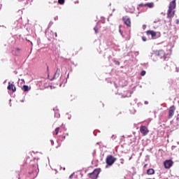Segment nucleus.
Here are the masks:
<instances>
[{
    "label": "nucleus",
    "instance_id": "obj_1",
    "mask_svg": "<svg viewBox=\"0 0 179 179\" xmlns=\"http://www.w3.org/2000/svg\"><path fill=\"white\" fill-rule=\"evenodd\" d=\"M177 0H173L169 6L168 11H167V17L168 19H172L174 17V15H176V8L177 6V3H176Z\"/></svg>",
    "mask_w": 179,
    "mask_h": 179
},
{
    "label": "nucleus",
    "instance_id": "obj_2",
    "mask_svg": "<svg viewBox=\"0 0 179 179\" xmlns=\"http://www.w3.org/2000/svg\"><path fill=\"white\" fill-rule=\"evenodd\" d=\"M106 164L108 166H113L117 162V158L113 155H108L106 159Z\"/></svg>",
    "mask_w": 179,
    "mask_h": 179
},
{
    "label": "nucleus",
    "instance_id": "obj_3",
    "mask_svg": "<svg viewBox=\"0 0 179 179\" xmlns=\"http://www.w3.org/2000/svg\"><path fill=\"white\" fill-rule=\"evenodd\" d=\"M173 164H174V162H173V160L171 159H166L164 162V166L165 169H171V167H173Z\"/></svg>",
    "mask_w": 179,
    "mask_h": 179
},
{
    "label": "nucleus",
    "instance_id": "obj_4",
    "mask_svg": "<svg viewBox=\"0 0 179 179\" xmlns=\"http://www.w3.org/2000/svg\"><path fill=\"white\" fill-rule=\"evenodd\" d=\"M122 20L126 26H127L128 27H131V18H129L128 15L122 17Z\"/></svg>",
    "mask_w": 179,
    "mask_h": 179
},
{
    "label": "nucleus",
    "instance_id": "obj_5",
    "mask_svg": "<svg viewBox=\"0 0 179 179\" xmlns=\"http://www.w3.org/2000/svg\"><path fill=\"white\" fill-rule=\"evenodd\" d=\"M176 108L174 105L171 106L169 108V118H173V115H174V113H176Z\"/></svg>",
    "mask_w": 179,
    "mask_h": 179
},
{
    "label": "nucleus",
    "instance_id": "obj_6",
    "mask_svg": "<svg viewBox=\"0 0 179 179\" xmlns=\"http://www.w3.org/2000/svg\"><path fill=\"white\" fill-rule=\"evenodd\" d=\"M140 131L142 135H143V136H146V135L149 134V129H148V127L146 126H141Z\"/></svg>",
    "mask_w": 179,
    "mask_h": 179
},
{
    "label": "nucleus",
    "instance_id": "obj_7",
    "mask_svg": "<svg viewBox=\"0 0 179 179\" xmlns=\"http://www.w3.org/2000/svg\"><path fill=\"white\" fill-rule=\"evenodd\" d=\"M99 174H100L99 169H95L92 173H90V178L92 179H96L99 177Z\"/></svg>",
    "mask_w": 179,
    "mask_h": 179
},
{
    "label": "nucleus",
    "instance_id": "obj_8",
    "mask_svg": "<svg viewBox=\"0 0 179 179\" xmlns=\"http://www.w3.org/2000/svg\"><path fill=\"white\" fill-rule=\"evenodd\" d=\"M155 54L158 57H160V58H166V53L164 52V50H163L156 51Z\"/></svg>",
    "mask_w": 179,
    "mask_h": 179
},
{
    "label": "nucleus",
    "instance_id": "obj_9",
    "mask_svg": "<svg viewBox=\"0 0 179 179\" xmlns=\"http://www.w3.org/2000/svg\"><path fill=\"white\" fill-rule=\"evenodd\" d=\"M59 75H61V69H59V68H57L56 72L55 73L53 78H52L51 80H54V79L59 78Z\"/></svg>",
    "mask_w": 179,
    "mask_h": 179
},
{
    "label": "nucleus",
    "instance_id": "obj_10",
    "mask_svg": "<svg viewBox=\"0 0 179 179\" xmlns=\"http://www.w3.org/2000/svg\"><path fill=\"white\" fill-rule=\"evenodd\" d=\"M7 88L8 90H12V92L13 93H15V92H16V87H15V85L10 84V83H8Z\"/></svg>",
    "mask_w": 179,
    "mask_h": 179
},
{
    "label": "nucleus",
    "instance_id": "obj_11",
    "mask_svg": "<svg viewBox=\"0 0 179 179\" xmlns=\"http://www.w3.org/2000/svg\"><path fill=\"white\" fill-rule=\"evenodd\" d=\"M146 34H148V36H149V34H150V36L152 37V38H155V37H156V36H157V34L156 33V31H152V30L147 31Z\"/></svg>",
    "mask_w": 179,
    "mask_h": 179
},
{
    "label": "nucleus",
    "instance_id": "obj_12",
    "mask_svg": "<svg viewBox=\"0 0 179 179\" xmlns=\"http://www.w3.org/2000/svg\"><path fill=\"white\" fill-rule=\"evenodd\" d=\"M53 110L55 111V117L56 118H59L60 115H59V112L58 111V110L57 109V108H53Z\"/></svg>",
    "mask_w": 179,
    "mask_h": 179
},
{
    "label": "nucleus",
    "instance_id": "obj_13",
    "mask_svg": "<svg viewBox=\"0 0 179 179\" xmlns=\"http://www.w3.org/2000/svg\"><path fill=\"white\" fill-rule=\"evenodd\" d=\"M147 174L148 176H153V174H155V169H149L148 171H147Z\"/></svg>",
    "mask_w": 179,
    "mask_h": 179
},
{
    "label": "nucleus",
    "instance_id": "obj_14",
    "mask_svg": "<svg viewBox=\"0 0 179 179\" xmlns=\"http://www.w3.org/2000/svg\"><path fill=\"white\" fill-rule=\"evenodd\" d=\"M144 6H148V8H153V6H155V4L153 3H147Z\"/></svg>",
    "mask_w": 179,
    "mask_h": 179
},
{
    "label": "nucleus",
    "instance_id": "obj_15",
    "mask_svg": "<svg viewBox=\"0 0 179 179\" xmlns=\"http://www.w3.org/2000/svg\"><path fill=\"white\" fill-rule=\"evenodd\" d=\"M22 89L24 90V92H29V86L27 85H23Z\"/></svg>",
    "mask_w": 179,
    "mask_h": 179
},
{
    "label": "nucleus",
    "instance_id": "obj_16",
    "mask_svg": "<svg viewBox=\"0 0 179 179\" xmlns=\"http://www.w3.org/2000/svg\"><path fill=\"white\" fill-rule=\"evenodd\" d=\"M58 3L64 5V3H65V0H58Z\"/></svg>",
    "mask_w": 179,
    "mask_h": 179
},
{
    "label": "nucleus",
    "instance_id": "obj_17",
    "mask_svg": "<svg viewBox=\"0 0 179 179\" xmlns=\"http://www.w3.org/2000/svg\"><path fill=\"white\" fill-rule=\"evenodd\" d=\"M55 135H58V133L59 132V127H57L55 130Z\"/></svg>",
    "mask_w": 179,
    "mask_h": 179
},
{
    "label": "nucleus",
    "instance_id": "obj_18",
    "mask_svg": "<svg viewBox=\"0 0 179 179\" xmlns=\"http://www.w3.org/2000/svg\"><path fill=\"white\" fill-rule=\"evenodd\" d=\"M146 75V71H142L141 73V76H145Z\"/></svg>",
    "mask_w": 179,
    "mask_h": 179
},
{
    "label": "nucleus",
    "instance_id": "obj_19",
    "mask_svg": "<svg viewBox=\"0 0 179 179\" xmlns=\"http://www.w3.org/2000/svg\"><path fill=\"white\" fill-rule=\"evenodd\" d=\"M94 31H95L96 34L99 33V27H95L94 28Z\"/></svg>",
    "mask_w": 179,
    "mask_h": 179
},
{
    "label": "nucleus",
    "instance_id": "obj_20",
    "mask_svg": "<svg viewBox=\"0 0 179 179\" xmlns=\"http://www.w3.org/2000/svg\"><path fill=\"white\" fill-rule=\"evenodd\" d=\"M142 40H143V41H147L148 39L146 38L145 36H143Z\"/></svg>",
    "mask_w": 179,
    "mask_h": 179
},
{
    "label": "nucleus",
    "instance_id": "obj_21",
    "mask_svg": "<svg viewBox=\"0 0 179 179\" xmlns=\"http://www.w3.org/2000/svg\"><path fill=\"white\" fill-rule=\"evenodd\" d=\"M60 138H62L61 141H65V136H62Z\"/></svg>",
    "mask_w": 179,
    "mask_h": 179
},
{
    "label": "nucleus",
    "instance_id": "obj_22",
    "mask_svg": "<svg viewBox=\"0 0 179 179\" xmlns=\"http://www.w3.org/2000/svg\"><path fill=\"white\" fill-rule=\"evenodd\" d=\"M50 142H51V145H54V141L51 140Z\"/></svg>",
    "mask_w": 179,
    "mask_h": 179
},
{
    "label": "nucleus",
    "instance_id": "obj_23",
    "mask_svg": "<svg viewBox=\"0 0 179 179\" xmlns=\"http://www.w3.org/2000/svg\"><path fill=\"white\" fill-rule=\"evenodd\" d=\"M69 178H73V174H71V175L69 176Z\"/></svg>",
    "mask_w": 179,
    "mask_h": 179
},
{
    "label": "nucleus",
    "instance_id": "obj_24",
    "mask_svg": "<svg viewBox=\"0 0 179 179\" xmlns=\"http://www.w3.org/2000/svg\"><path fill=\"white\" fill-rule=\"evenodd\" d=\"M148 167V164H145V165H144V169H146Z\"/></svg>",
    "mask_w": 179,
    "mask_h": 179
},
{
    "label": "nucleus",
    "instance_id": "obj_25",
    "mask_svg": "<svg viewBox=\"0 0 179 179\" xmlns=\"http://www.w3.org/2000/svg\"><path fill=\"white\" fill-rule=\"evenodd\" d=\"M139 6H145V4L141 3V4H139Z\"/></svg>",
    "mask_w": 179,
    "mask_h": 179
},
{
    "label": "nucleus",
    "instance_id": "obj_26",
    "mask_svg": "<svg viewBox=\"0 0 179 179\" xmlns=\"http://www.w3.org/2000/svg\"><path fill=\"white\" fill-rule=\"evenodd\" d=\"M178 71H179L178 68L176 67V72H178Z\"/></svg>",
    "mask_w": 179,
    "mask_h": 179
},
{
    "label": "nucleus",
    "instance_id": "obj_27",
    "mask_svg": "<svg viewBox=\"0 0 179 179\" xmlns=\"http://www.w3.org/2000/svg\"><path fill=\"white\" fill-rule=\"evenodd\" d=\"M75 3H79V1H76Z\"/></svg>",
    "mask_w": 179,
    "mask_h": 179
},
{
    "label": "nucleus",
    "instance_id": "obj_28",
    "mask_svg": "<svg viewBox=\"0 0 179 179\" xmlns=\"http://www.w3.org/2000/svg\"><path fill=\"white\" fill-rule=\"evenodd\" d=\"M145 104H148V101H145Z\"/></svg>",
    "mask_w": 179,
    "mask_h": 179
},
{
    "label": "nucleus",
    "instance_id": "obj_29",
    "mask_svg": "<svg viewBox=\"0 0 179 179\" xmlns=\"http://www.w3.org/2000/svg\"><path fill=\"white\" fill-rule=\"evenodd\" d=\"M178 23H179V20H177V24H178Z\"/></svg>",
    "mask_w": 179,
    "mask_h": 179
},
{
    "label": "nucleus",
    "instance_id": "obj_30",
    "mask_svg": "<svg viewBox=\"0 0 179 179\" xmlns=\"http://www.w3.org/2000/svg\"><path fill=\"white\" fill-rule=\"evenodd\" d=\"M55 37H57V33H55Z\"/></svg>",
    "mask_w": 179,
    "mask_h": 179
},
{
    "label": "nucleus",
    "instance_id": "obj_31",
    "mask_svg": "<svg viewBox=\"0 0 179 179\" xmlns=\"http://www.w3.org/2000/svg\"><path fill=\"white\" fill-rule=\"evenodd\" d=\"M22 101V103H24V100H22V101Z\"/></svg>",
    "mask_w": 179,
    "mask_h": 179
},
{
    "label": "nucleus",
    "instance_id": "obj_32",
    "mask_svg": "<svg viewBox=\"0 0 179 179\" xmlns=\"http://www.w3.org/2000/svg\"><path fill=\"white\" fill-rule=\"evenodd\" d=\"M20 2H22V1H23V0H18Z\"/></svg>",
    "mask_w": 179,
    "mask_h": 179
},
{
    "label": "nucleus",
    "instance_id": "obj_33",
    "mask_svg": "<svg viewBox=\"0 0 179 179\" xmlns=\"http://www.w3.org/2000/svg\"><path fill=\"white\" fill-rule=\"evenodd\" d=\"M117 65H120V62H117Z\"/></svg>",
    "mask_w": 179,
    "mask_h": 179
},
{
    "label": "nucleus",
    "instance_id": "obj_34",
    "mask_svg": "<svg viewBox=\"0 0 179 179\" xmlns=\"http://www.w3.org/2000/svg\"><path fill=\"white\" fill-rule=\"evenodd\" d=\"M55 20H57V19H58V17H55Z\"/></svg>",
    "mask_w": 179,
    "mask_h": 179
},
{
    "label": "nucleus",
    "instance_id": "obj_35",
    "mask_svg": "<svg viewBox=\"0 0 179 179\" xmlns=\"http://www.w3.org/2000/svg\"><path fill=\"white\" fill-rule=\"evenodd\" d=\"M55 20H57V19H58V17H55Z\"/></svg>",
    "mask_w": 179,
    "mask_h": 179
},
{
    "label": "nucleus",
    "instance_id": "obj_36",
    "mask_svg": "<svg viewBox=\"0 0 179 179\" xmlns=\"http://www.w3.org/2000/svg\"><path fill=\"white\" fill-rule=\"evenodd\" d=\"M31 45H33V43L32 42H31Z\"/></svg>",
    "mask_w": 179,
    "mask_h": 179
},
{
    "label": "nucleus",
    "instance_id": "obj_37",
    "mask_svg": "<svg viewBox=\"0 0 179 179\" xmlns=\"http://www.w3.org/2000/svg\"><path fill=\"white\" fill-rule=\"evenodd\" d=\"M47 70L48 71V67H47Z\"/></svg>",
    "mask_w": 179,
    "mask_h": 179
},
{
    "label": "nucleus",
    "instance_id": "obj_38",
    "mask_svg": "<svg viewBox=\"0 0 179 179\" xmlns=\"http://www.w3.org/2000/svg\"><path fill=\"white\" fill-rule=\"evenodd\" d=\"M88 176H90V173H88Z\"/></svg>",
    "mask_w": 179,
    "mask_h": 179
},
{
    "label": "nucleus",
    "instance_id": "obj_39",
    "mask_svg": "<svg viewBox=\"0 0 179 179\" xmlns=\"http://www.w3.org/2000/svg\"><path fill=\"white\" fill-rule=\"evenodd\" d=\"M71 117H69V120H70Z\"/></svg>",
    "mask_w": 179,
    "mask_h": 179
}]
</instances>
